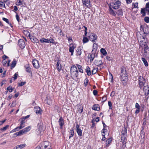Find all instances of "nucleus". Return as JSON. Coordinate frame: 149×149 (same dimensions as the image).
Returning <instances> with one entry per match:
<instances>
[{
	"instance_id": "f257e3e1",
	"label": "nucleus",
	"mask_w": 149,
	"mask_h": 149,
	"mask_svg": "<svg viewBox=\"0 0 149 149\" xmlns=\"http://www.w3.org/2000/svg\"><path fill=\"white\" fill-rule=\"evenodd\" d=\"M79 72L77 67L73 65L70 68L71 76L74 79H78L79 78Z\"/></svg>"
},
{
	"instance_id": "f03ea898",
	"label": "nucleus",
	"mask_w": 149,
	"mask_h": 149,
	"mask_svg": "<svg viewBox=\"0 0 149 149\" xmlns=\"http://www.w3.org/2000/svg\"><path fill=\"white\" fill-rule=\"evenodd\" d=\"M121 70L120 80L122 81H125L126 79V77L127 76L126 68L125 67H123L121 68Z\"/></svg>"
},
{
	"instance_id": "7ed1b4c3",
	"label": "nucleus",
	"mask_w": 149,
	"mask_h": 149,
	"mask_svg": "<svg viewBox=\"0 0 149 149\" xmlns=\"http://www.w3.org/2000/svg\"><path fill=\"white\" fill-rule=\"evenodd\" d=\"M43 123L41 122L38 124V128L36 130L37 134L38 135H41L43 132Z\"/></svg>"
},
{
	"instance_id": "20e7f679",
	"label": "nucleus",
	"mask_w": 149,
	"mask_h": 149,
	"mask_svg": "<svg viewBox=\"0 0 149 149\" xmlns=\"http://www.w3.org/2000/svg\"><path fill=\"white\" fill-rule=\"evenodd\" d=\"M120 5V2L119 1H117L115 3H111L109 6L115 9H117L119 8Z\"/></svg>"
},
{
	"instance_id": "39448f33",
	"label": "nucleus",
	"mask_w": 149,
	"mask_h": 149,
	"mask_svg": "<svg viewBox=\"0 0 149 149\" xmlns=\"http://www.w3.org/2000/svg\"><path fill=\"white\" fill-rule=\"evenodd\" d=\"M139 87L141 89L145 84L146 80L143 77L140 76L139 78Z\"/></svg>"
},
{
	"instance_id": "423d86ee",
	"label": "nucleus",
	"mask_w": 149,
	"mask_h": 149,
	"mask_svg": "<svg viewBox=\"0 0 149 149\" xmlns=\"http://www.w3.org/2000/svg\"><path fill=\"white\" fill-rule=\"evenodd\" d=\"M89 39L90 40L93 42H96L97 40V35L94 33H91L88 36Z\"/></svg>"
},
{
	"instance_id": "0eeeda50",
	"label": "nucleus",
	"mask_w": 149,
	"mask_h": 149,
	"mask_svg": "<svg viewBox=\"0 0 149 149\" xmlns=\"http://www.w3.org/2000/svg\"><path fill=\"white\" fill-rule=\"evenodd\" d=\"M18 45L21 49H23L25 47V42L22 39H20L18 41Z\"/></svg>"
},
{
	"instance_id": "6e6552de",
	"label": "nucleus",
	"mask_w": 149,
	"mask_h": 149,
	"mask_svg": "<svg viewBox=\"0 0 149 149\" xmlns=\"http://www.w3.org/2000/svg\"><path fill=\"white\" fill-rule=\"evenodd\" d=\"M83 4L87 8H90L91 7L90 0H82Z\"/></svg>"
},
{
	"instance_id": "1a4fd4ad",
	"label": "nucleus",
	"mask_w": 149,
	"mask_h": 149,
	"mask_svg": "<svg viewBox=\"0 0 149 149\" xmlns=\"http://www.w3.org/2000/svg\"><path fill=\"white\" fill-rule=\"evenodd\" d=\"M32 63L34 67L36 68H39L40 66L38 61L36 59H34L33 60Z\"/></svg>"
},
{
	"instance_id": "9d476101",
	"label": "nucleus",
	"mask_w": 149,
	"mask_h": 149,
	"mask_svg": "<svg viewBox=\"0 0 149 149\" xmlns=\"http://www.w3.org/2000/svg\"><path fill=\"white\" fill-rule=\"evenodd\" d=\"M143 89L145 92V95L147 96L149 94V87L148 85L145 86Z\"/></svg>"
},
{
	"instance_id": "9b49d317",
	"label": "nucleus",
	"mask_w": 149,
	"mask_h": 149,
	"mask_svg": "<svg viewBox=\"0 0 149 149\" xmlns=\"http://www.w3.org/2000/svg\"><path fill=\"white\" fill-rule=\"evenodd\" d=\"M82 48L80 47H78L76 50V56H80L82 53Z\"/></svg>"
},
{
	"instance_id": "f8f14e48",
	"label": "nucleus",
	"mask_w": 149,
	"mask_h": 149,
	"mask_svg": "<svg viewBox=\"0 0 149 149\" xmlns=\"http://www.w3.org/2000/svg\"><path fill=\"white\" fill-rule=\"evenodd\" d=\"M56 68L58 72H60L61 70L62 67L61 63V61L58 60L57 61V64H56Z\"/></svg>"
},
{
	"instance_id": "ddd939ff",
	"label": "nucleus",
	"mask_w": 149,
	"mask_h": 149,
	"mask_svg": "<svg viewBox=\"0 0 149 149\" xmlns=\"http://www.w3.org/2000/svg\"><path fill=\"white\" fill-rule=\"evenodd\" d=\"M34 111L37 114H41L42 110L40 107H36L34 108Z\"/></svg>"
},
{
	"instance_id": "4468645a",
	"label": "nucleus",
	"mask_w": 149,
	"mask_h": 149,
	"mask_svg": "<svg viewBox=\"0 0 149 149\" xmlns=\"http://www.w3.org/2000/svg\"><path fill=\"white\" fill-rule=\"evenodd\" d=\"M77 128V132L78 135L80 136H81L82 135V130L79 128V125L77 124L76 126Z\"/></svg>"
},
{
	"instance_id": "2eb2a0df",
	"label": "nucleus",
	"mask_w": 149,
	"mask_h": 149,
	"mask_svg": "<svg viewBox=\"0 0 149 149\" xmlns=\"http://www.w3.org/2000/svg\"><path fill=\"white\" fill-rule=\"evenodd\" d=\"M144 55L145 56L149 57V48L146 46L144 49Z\"/></svg>"
},
{
	"instance_id": "dca6fc26",
	"label": "nucleus",
	"mask_w": 149,
	"mask_h": 149,
	"mask_svg": "<svg viewBox=\"0 0 149 149\" xmlns=\"http://www.w3.org/2000/svg\"><path fill=\"white\" fill-rule=\"evenodd\" d=\"M76 48V46L74 45H70V48L69 49V52H71V55H73V52H74V50Z\"/></svg>"
},
{
	"instance_id": "f3484780",
	"label": "nucleus",
	"mask_w": 149,
	"mask_h": 149,
	"mask_svg": "<svg viewBox=\"0 0 149 149\" xmlns=\"http://www.w3.org/2000/svg\"><path fill=\"white\" fill-rule=\"evenodd\" d=\"M58 122L60 126V128H61L64 124L63 119L62 117H60Z\"/></svg>"
},
{
	"instance_id": "a211bd4d",
	"label": "nucleus",
	"mask_w": 149,
	"mask_h": 149,
	"mask_svg": "<svg viewBox=\"0 0 149 149\" xmlns=\"http://www.w3.org/2000/svg\"><path fill=\"white\" fill-rule=\"evenodd\" d=\"M109 13L114 16H115L116 14V13L114 12L113 10L112 9V7H111L110 6H109Z\"/></svg>"
},
{
	"instance_id": "6ab92c4d",
	"label": "nucleus",
	"mask_w": 149,
	"mask_h": 149,
	"mask_svg": "<svg viewBox=\"0 0 149 149\" xmlns=\"http://www.w3.org/2000/svg\"><path fill=\"white\" fill-rule=\"evenodd\" d=\"M97 44L95 43H94L93 46V49L92 51L93 53H95V52H96L97 50Z\"/></svg>"
},
{
	"instance_id": "aec40b11",
	"label": "nucleus",
	"mask_w": 149,
	"mask_h": 149,
	"mask_svg": "<svg viewBox=\"0 0 149 149\" xmlns=\"http://www.w3.org/2000/svg\"><path fill=\"white\" fill-rule=\"evenodd\" d=\"M40 41L42 43H49V41L48 39H46L44 38H42L40 39Z\"/></svg>"
},
{
	"instance_id": "412c9836",
	"label": "nucleus",
	"mask_w": 149,
	"mask_h": 149,
	"mask_svg": "<svg viewBox=\"0 0 149 149\" xmlns=\"http://www.w3.org/2000/svg\"><path fill=\"white\" fill-rule=\"evenodd\" d=\"M92 109L94 110L99 111L100 109L99 105L97 104L94 105L92 108Z\"/></svg>"
},
{
	"instance_id": "4be33fe9",
	"label": "nucleus",
	"mask_w": 149,
	"mask_h": 149,
	"mask_svg": "<svg viewBox=\"0 0 149 149\" xmlns=\"http://www.w3.org/2000/svg\"><path fill=\"white\" fill-rule=\"evenodd\" d=\"M25 67V68L26 71L28 73H31V69L29 65H26Z\"/></svg>"
},
{
	"instance_id": "5701e85b",
	"label": "nucleus",
	"mask_w": 149,
	"mask_h": 149,
	"mask_svg": "<svg viewBox=\"0 0 149 149\" xmlns=\"http://www.w3.org/2000/svg\"><path fill=\"white\" fill-rule=\"evenodd\" d=\"M26 146L25 144H21L19 145H17L16 146V149H22Z\"/></svg>"
},
{
	"instance_id": "b1692460",
	"label": "nucleus",
	"mask_w": 149,
	"mask_h": 149,
	"mask_svg": "<svg viewBox=\"0 0 149 149\" xmlns=\"http://www.w3.org/2000/svg\"><path fill=\"white\" fill-rule=\"evenodd\" d=\"M86 71L88 76H90L91 74L90 68L89 66H87L86 67Z\"/></svg>"
},
{
	"instance_id": "393cba45",
	"label": "nucleus",
	"mask_w": 149,
	"mask_h": 149,
	"mask_svg": "<svg viewBox=\"0 0 149 149\" xmlns=\"http://www.w3.org/2000/svg\"><path fill=\"white\" fill-rule=\"evenodd\" d=\"M121 139L122 140V142L123 143H124L125 141H126V135H125L124 134V135H122L121 134Z\"/></svg>"
},
{
	"instance_id": "a878e982",
	"label": "nucleus",
	"mask_w": 149,
	"mask_h": 149,
	"mask_svg": "<svg viewBox=\"0 0 149 149\" xmlns=\"http://www.w3.org/2000/svg\"><path fill=\"white\" fill-rule=\"evenodd\" d=\"M95 63L96 65L98 66L99 65H102L103 63L102 62V61L101 60H97L95 61Z\"/></svg>"
},
{
	"instance_id": "bb28decb",
	"label": "nucleus",
	"mask_w": 149,
	"mask_h": 149,
	"mask_svg": "<svg viewBox=\"0 0 149 149\" xmlns=\"http://www.w3.org/2000/svg\"><path fill=\"white\" fill-rule=\"evenodd\" d=\"M70 135L69 137V138L70 139L71 137H72L74 136V130L73 128H71L70 129Z\"/></svg>"
},
{
	"instance_id": "cd10ccee",
	"label": "nucleus",
	"mask_w": 149,
	"mask_h": 149,
	"mask_svg": "<svg viewBox=\"0 0 149 149\" xmlns=\"http://www.w3.org/2000/svg\"><path fill=\"white\" fill-rule=\"evenodd\" d=\"M31 41L33 42L38 43V40L34 37H32V38H30Z\"/></svg>"
},
{
	"instance_id": "c85d7f7f",
	"label": "nucleus",
	"mask_w": 149,
	"mask_h": 149,
	"mask_svg": "<svg viewBox=\"0 0 149 149\" xmlns=\"http://www.w3.org/2000/svg\"><path fill=\"white\" fill-rule=\"evenodd\" d=\"M127 130L126 128L125 127L123 128L122 130V132H121V134L122 135H124L125 134V135H127Z\"/></svg>"
},
{
	"instance_id": "c756f323",
	"label": "nucleus",
	"mask_w": 149,
	"mask_h": 149,
	"mask_svg": "<svg viewBox=\"0 0 149 149\" xmlns=\"http://www.w3.org/2000/svg\"><path fill=\"white\" fill-rule=\"evenodd\" d=\"M116 13L118 16H122L123 15V12L122 9H120L117 10L116 12Z\"/></svg>"
},
{
	"instance_id": "7c9ffc66",
	"label": "nucleus",
	"mask_w": 149,
	"mask_h": 149,
	"mask_svg": "<svg viewBox=\"0 0 149 149\" xmlns=\"http://www.w3.org/2000/svg\"><path fill=\"white\" fill-rule=\"evenodd\" d=\"M141 59L142 61L144 64L145 65V66L146 67L148 66V64L146 60L143 58H142Z\"/></svg>"
},
{
	"instance_id": "2f4dec72",
	"label": "nucleus",
	"mask_w": 149,
	"mask_h": 149,
	"mask_svg": "<svg viewBox=\"0 0 149 149\" xmlns=\"http://www.w3.org/2000/svg\"><path fill=\"white\" fill-rule=\"evenodd\" d=\"M76 65L78 69L79 72L81 73H83V71L82 69V67L78 64H76Z\"/></svg>"
},
{
	"instance_id": "473e14b6",
	"label": "nucleus",
	"mask_w": 149,
	"mask_h": 149,
	"mask_svg": "<svg viewBox=\"0 0 149 149\" xmlns=\"http://www.w3.org/2000/svg\"><path fill=\"white\" fill-rule=\"evenodd\" d=\"M16 63L17 61L15 60H14L10 65L11 68H14L16 65Z\"/></svg>"
},
{
	"instance_id": "72a5a7b5",
	"label": "nucleus",
	"mask_w": 149,
	"mask_h": 149,
	"mask_svg": "<svg viewBox=\"0 0 149 149\" xmlns=\"http://www.w3.org/2000/svg\"><path fill=\"white\" fill-rule=\"evenodd\" d=\"M31 129V126H29L24 129L25 132L26 133V132L29 131Z\"/></svg>"
},
{
	"instance_id": "f704fd0d",
	"label": "nucleus",
	"mask_w": 149,
	"mask_h": 149,
	"mask_svg": "<svg viewBox=\"0 0 149 149\" xmlns=\"http://www.w3.org/2000/svg\"><path fill=\"white\" fill-rule=\"evenodd\" d=\"M98 70V68L97 67L96 68H94L93 69L92 71V74H95L97 71Z\"/></svg>"
},
{
	"instance_id": "c9c22d12",
	"label": "nucleus",
	"mask_w": 149,
	"mask_h": 149,
	"mask_svg": "<svg viewBox=\"0 0 149 149\" xmlns=\"http://www.w3.org/2000/svg\"><path fill=\"white\" fill-rule=\"evenodd\" d=\"M101 52L104 55H106L107 54V53L106 52V50L103 48H102L100 50Z\"/></svg>"
},
{
	"instance_id": "e433bc0d",
	"label": "nucleus",
	"mask_w": 149,
	"mask_h": 149,
	"mask_svg": "<svg viewBox=\"0 0 149 149\" xmlns=\"http://www.w3.org/2000/svg\"><path fill=\"white\" fill-rule=\"evenodd\" d=\"M88 38L86 37H84V36L83 37V43H85L88 42Z\"/></svg>"
},
{
	"instance_id": "4c0bfd02",
	"label": "nucleus",
	"mask_w": 149,
	"mask_h": 149,
	"mask_svg": "<svg viewBox=\"0 0 149 149\" xmlns=\"http://www.w3.org/2000/svg\"><path fill=\"white\" fill-rule=\"evenodd\" d=\"M95 57L94 53H93L90 56L89 58L91 61H92Z\"/></svg>"
},
{
	"instance_id": "58836bf2",
	"label": "nucleus",
	"mask_w": 149,
	"mask_h": 149,
	"mask_svg": "<svg viewBox=\"0 0 149 149\" xmlns=\"http://www.w3.org/2000/svg\"><path fill=\"white\" fill-rule=\"evenodd\" d=\"M111 139L110 138L107 139L106 142V146H108L109 144L111 142Z\"/></svg>"
},
{
	"instance_id": "ea45409f",
	"label": "nucleus",
	"mask_w": 149,
	"mask_h": 149,
	"mask_svg": "<svg viewBox=\"0 0 149 149\" xmlns=\"http://www.w3.org/2000/svg\"><path fill=\"white\" fill-rule=\"evenodd\" d=\"M14 90L13 88H12L10 86L8 87L7 88V90L9 91L10 93L12 92Z\"/></svg>"
},
{
	"instance_id": "a19ab883",
	"label": "nucleus",
	"mask_w": 149,
	"mask_h": 149,
	"mask_svg": "<svg viewBox=\"0 0 149 149\" xmlns=\"http://www.w3.org/2000/svg\"><path fill=\"white\" fill-rule=\"evenodd\" d=\"M18 75V73L17 72L16 73L14 74V77L12 78V80H13V81L15 80V79H17Z\"/></svg>"
},
{
	"instance_id": "79ce46f5",
	"label": "nucleus",
	"mask_w": 149,
	"mask_h": 149,
	"mask_svg": "<svg viewBox=\"0 0 149 149\" xmlns=\"http://www.w3.org/2000/svg\"><path fill=\"white\" fill-rule=\"evenodd\" d=\"M108 106L109 107V109H112V104L111 102L110 101H108Z\"/></svg>"
},
{
	"instance_id": "37998d69",
	"label": "nucleus",
	"mask_w": 149,
	"mask_h": 149,
	"mask_svg": "<svg viewBox=\"0 0 149 149\" xmlns=\"http://www.w3.org/2000/svg\"><path fill=\"white\" fill-rule=\"evenodd\" d=\"M16 104V100L13 101L12 102L11 105L10 107H15Z\"/></svg>"
},
{
	"instance_id": "c03bdc74",
	"label": "nucleus",
	"mask_w": 149,
	"mask_h": 149,
	"mask_svg": "<svg viewBox=\"0 0 149 149\" xmlns=\"http://www.w3.org/2000/svg\"><path fill=\"white\" fill-rule=\"evenodd\" d=\"M48 40L49 41V43H52V44H55V42L54 41V40L53 38H51L49 39H48Z\"/></svg>"
},
{
	"instance_id": "a18cd8bd",
	"label": "nucleus",
	"mask_w": 149,
	"mask_h": 149,
	"mask_svg": "<svg viewBox=\"0 0 149 149\" xmlns=\"http://www.w3.org/2000/svg\"><path fill=\"white\" fill-rule=\"evenodd\" d=\"M107 132V130L104 128L102 130V135L103 136H105V133Z\"/></svg>"
},
{
	"instance_id": "49530a36",
	"label": "nucleus",
	"mask_w": 149,
	"mask_h": 149,
	"mask_svg": "<svg viewBox=\"0 0 149 149\" xmlns=\"http://www.w3.org/2000/svg\"><path fill=\"white\" fill-rule=\"evenodd\" d=\"M9 125H6L5 126L3 127L1 129V130L2 131H4L6 130L7 128L8 127Z\"/></svg>"
},
{
	"instance_id": "de8ad7c7",
	"label": "nucleus",
	"mask_w": 149,
	"mask_h": 149,
	"mask_svg": "<svg viewBox=\"0 0 149 149\" xmlns=\"http://www.w3.org/2000/svg\"><path fill=\"white\" fill-rule=\"evenodd\" d=\"M19 132L20 134V136L26 133L24 129L20 130Z\"/></svg>"
},
{
	"instance_id": "09e8293b",
	"label": "nucleus",
	"mask_w": 149,
	"mask_h": 149,
	"mask_svg": "<svg viewBox=\"0 0 149 149\" xmlns=\"http://www.w3.org/2000/svg\"><path fill=\"white\" fill-rule=\"evenodd\" d=\"M146 10L148 11V10H149V2L146 3Z\"/></svg>"
},
{
	"instance_id": "8fccbe9b",
	"label": "nucleus",
	"mask_w": 149,
	"mask_h": 149,
	"mask_svg": "<svg viewBox=\"0 0 149 149\" xmlns=\"http://www.w3.org/2000/svg\"><path fill=\"white\" fill-rule=\"evenodd\" d=\"M84 86H86L88 84V80L87 78H86V79L84 80Z\"/></svg>"
},
{
	"instance_id": "3c124183",
	"label": "nucleus",
	"mask_w": 149,
	"mask_h": 149,
	"mask_svg": "<svg viewBox=\"0 0 149 149\" xmlns=\"http://www.w3.org/2000/svg\"><path fill=\"white\" fill-rule=\"evenodd\" d=\"M144 21L146 23H148L149 22V17H146L144 18Z\"/></svg>"
},
{
	"instance_id": "603ef678",
	"label": "nucleus",
	"mask_w": 149,
	"mask_h": 149,
	"mask_svg": "<svg viewBox=\"0 0 149 149\" xmlns=\"http://www.w3.org/2000/svg\"><path fill=\"white\" fill-rule=\"evenodd\" d=\"M22 4V1L21 0H17L16 5L17 6H20Z\"/></svg>"
},
{
	"instance_id": "864d4df0",
	"label": "nucleus",
	"mask_w": 149,
	"mask_h": 149,
	"mask_svg": "<svg viewBox=\"0 0 149 149\" xmlns=\"http://www.w3.org/2000/svg\"><path fill=\"white\" fill-rule=\"evenodd\" d=\"M26 84V82H22L20 83H18V86H22Z\"/></svg>"
},
{
	"instance_id": "5fc2aeb1",
	"label": "nucleus",
	"mask_w": 149,
	"mask_h": 149,
	"mask_svg": "<svg viewBox=\"0 0 149 149\" xmlns=\"http://www.w3.org/2000/svg\"><path fill=\"white\" fill-rule=\"evenodd\" d=\"M0 6L1 7H5V4L3 2L0 1Z\"/></svg>"
},
{
	"instance_id": "6e6d98bb",
	"label": "nucleus",
	"mask_w": 149,
	"mask_h": 149,
	"mask_svg": "<svg viewBox=\"0 0 149 149\" xmlns=\"http://www.w3.org/2000/svg\"><path fill=\"white\" fill-rule=\"evenodd\" d=\"M2 19L4 21L6 22L7 23L9 24V20L8 19L5 18L4 17H3Z\"/></svg>"
},
{
	"instance_id": "4d7b16f0",
	"label": "nucleus",
	"mask_w": 149,
	"mask_h": 149,
	"mask_svg": "<svg viewBox=\"0 0 149 149\" xmlns=\"http://www.w3.org/2000/svg\"><path fill=\"white\" fill-rule=\"evenodd\" d=\"M133 5L134 6V8H138V3L137 2H136L135 3H133Z\"/></svg>"
},
{
	"instance_id": "13d9d810",
	"label": "nucleus",
	"mask_w": 149,
	"mask_h": 149,
	"mask_svg": "<svg viewBox=\"0 0 149 149\" xmlns=\"http://www.w3.org/2000/svg\"><path fill=\"white\" fill-rule=\"evenodd\" d=\"M25 119L23 117L21 119V121L20 122V123H21V124H24V123H25Z\"/></svg>"
},
{
	"instance_id": "bf43d9fd",
	"label": "nucleus",
	"mask_w": 149,
	"mask_h": 149,
	"mask_svg": "<svg viewBox=\"0 0 149 149\" xmlns=\"http://www.w3.org/2000/svg\"><path fill=\"white\" fill-rule=\"evenodd\" d=\"M146 9L145 8H142L141 10V13L143 14H145Z\"/></svg>"
},
{
	"instance_id": "052dcab7",
	"label": "nucleus",
	"mask_w": 149,
	"mask_h": 149,
	"mask_svg": "<svg viewBox=\"0 0 149 149\" xmlns=\"http://www.w3.org/2000/svg\"><path fill=\"white\" fill-rule=\"evenodd\" d=\"M47 102L48 104H50L52 103V100L51 99H49L47 101Z\"/></svg>"
},
{
	"instance_id": "680f3d73",
	"label": "nucleus",
	"mask_w": 149,
	"mask_h": 149,
	"mask_svg": "<svg viewBox=\"0 0 149 149\" xmlns=\"http://www.w3.org/2000/svg\"><path fill=\"white\" fill-rule=\"evenodd\" d=\"M135 107L137 109H140V107L138 103H136L135 104Z\"/></svg>"
},
{
	"instance_id": "e2e57ef3",
	"label": "nucleus",
	"mask_w": 149,
	"mask_h": 149,
	"mask_svg": "<svg viewBox=\"0 0 149 149\" xmlns=\"http://www.w3.org/2000/svg\"><path fill=\"white\" fill-rule=\"evenodd\" d=\"M25 127V125L23 124H21V123L20 124V126H19L20 129L23 128Z\"/></svg>"
},
{
	"instance_id": "0e129e2a",
	"label": "nucleus",
	"mask_w": 149,
	"mask_h": 149,
	"mask_svg": "<svg viewBox=\"0 0 149 149\" xmlns=\"http://www.w3.org/2000/svg\"><path fill=\"white\" fill-rule=\"evenodd\" d=\"M93 93L94 95H96L97 94V90H94L93 91Z\"/></svg>"
},
{
	"instance_id": "69168bd1",
	"label": "nucleus",
	"mask_w": 149,
	"mask_h": 149,
	"mask_svg": "<svg viewBox=\"0 0 149 149\" xmlns=\"http://www.w3.org/2000/svg\"><path fill=\"white\" fill-rule=\"evenodd\" d=\"M13 97V95L12 94L8 96V100H10Z\"/></svg>"
},
{
	"instance_id": "338daca9",
	"label": "nucleus",
	"mask_w": 149,
	"mask_h": 149,
	"mask_svg": "<svg viewBox=\"0 0 149 149\" xmlns=\"http://www.w3.org/2000/svg\"><path fill=\"white\" fill-rule=\"evenodd\" d=\"M115 92L114 91H112L110 94V96L113 97L115 95Z\"/></svg>"
},
{
	"instance_id": "774afa93",
	"label": "nucleus",
	"mask_w": 149,
	"mask_h": 149,
	"mask_svg": "<svg viewBox=\"0 0 149 149\" xmlns=\"http://www.w3.org/2000/svg\"><path fill=\"white\" fill-rule=\"evenodd\" d=\"M16 17L17 20L19 22V17L18 15L17 14L16 15Z\"/></svg>"
}]
</instances>
